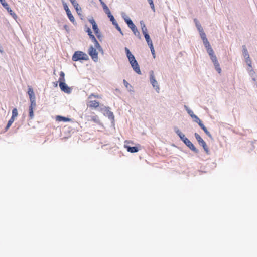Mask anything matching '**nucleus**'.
I'll return each mask as SVG.
<instances>
[{
	"label": "nucleus",
	"instance_id": "nucleus-12",
	"mask_svg": "<svg viewBox=\"0 0 257 257\" xmlns=\"http://www.w3.org/2000/svg\"><path fill=\"white\" fill-rule=\"evenodd\" d=\"M89 21L92 24V28L95 32V33L96 34V35H97L99 32V31L97 25L96 23L95 20L93 18H92V19H89Z\"/></svg>",
	"mask_w": 257,
	"mask_h": 257
},
{
	"label": "nucleus",
	"instance_id": "nucleus-18",
	"mask_svg": "<svg viewBox=\"0 0 257 257\" xmlns=\"http://www.w3.org/2000/svg\"><path fill=\"white\" fill-rule=\"evenodd\" d=\"M194 22L195 26L199 33H200L201 32L204 31L202 27L201 26L200 23H199V21L196 18H195L194 19Z\"/></svg>",
	"mask_w": 257,
	"mask_h": 257
},
{
	"label": "nucleus",
	"instance_id": "nucleus-40",
	"mask_svg": "<svg viewBox=\"0 0 257 257\" xmlns=\"http://www.w3.org/2000/svg\"><path fill=\"white\" fill-rule=\"evenodd\" d=\"M174 130L179 137L182 134V133L180 131L179 128L177 126H175L174 127Z\"/></svg>",
	"mask_w": 257,
	"mask_h": 257
},
{
	"label": "nucleus",
	"instance_id": "nucleus-38",
	"mask_svg": "<svg viewBox=\"0 0 257 257\" xmlns=\"http://www.w3.org/2000/svg\"><path fill=\"white\" fill-rule=\"evenodd\" d=\"M203 44L205 46V47H206V49L209 48H210L211 47V45H210V43L209 42V41H208V40H205L204 41H203Z\"/></svg>",
	"mask_w": 257,
	"mask_h": 257
},
{
	"label": "nucleus",
	"instance_id": "nucleus-2",
	"mask_svg": "<svg viewBox=\"0 0 257 257\" xmlns=\"http://www.w3.org/2000/svg\"><path fill=\"white\" fill-rule=\"evenodd\" d=\"M89 59L88 55L80 51H76L72 56V60L74 61L87 60Z\"/></svg>",
	"mask_w": 257,
	"mask_h": 257
},
{
	"label": "nucleus",
	"instance_id": "nucleus-22",
	"mask_svg": "<svg viewBox=\"0 0 257 257\" xmlns=\"http://www.w3.org/2000/svg\"><path fill=\"white\" fill-rule=\"evenodd\" d=\"M56 119L57 121H58L67 122V121H70V118H67L65 117H63V116H59V115L56 116Z\"/></svg>",
	"mask_w": 257,
	"mask_h": 257
},
{
	"label": "nucleus",
	"instance_id": "nucleus-50",
	"mask_svg": "<svg viewBox=\"0 0 257 257\" xmlns=\"http://www.w3.org/2000/svg\"><path fill=\"white\" fill-rule=\"evenodd\" d=\"M0 53H3V50L1 46H0Z\"/></svg>",
	"mask_w": 257,
	"mask_h": 257
},
{
	"label": "nucleus",
	"instance_id": "nucleus-33",
	"mask_svg": "<svg viewBox=\"0 0 257 257\" xmlns=\"http://www.w3.org/2000/svg\"><path fill=\"white\" fill-rule=\"evenodd\" d=\"M65 74L63 72L61 71L60 73V78L59 79V82L60 83V82H65Z\"/></svg>",
	"mask_w": 257,
	"mask_h": 257
},
{
	"label": "nucleus",
	"instance_id": "nucleus-15",
	"mask_svg": "<svg viewBox=\"0 0 257 257\" xmlns=\"http://www.w3.org/2000/svg\"><path fill=\"white\" fill-rule=\"evenodd\" d=\"M2 5L5 9L7 10V11L10 13V15L14 19H16L17 18L16 14L9 7V5L7 3H2Z\"/></svg>",
	"mask_w": 257,
	"mask_h": 257
},
{
	"label": "nucleus",
	"instance_id": "nucleus-8",
	"mask_svg": "<svg viewBox=\"0 0 257 257\" xmlns=\"http://www.w3.org/2000/svg\"><path fill=\"white\" fill-rule=\"evenodd\" d=\"M210 59L214 64L215 70L219 73H220L221 72V69L220 67L219 63L217 60V57L216 55H214L210 57Z\"/></svg>",
	"mask_w": 257,
	"mask_h": 257
},
{
	"label": "nucleus",
	"instance_id": "nucleus-57",
	"mask_svg": "<svg viewBox=\"0 0 257 257\" xmlns=\"http://www.w3.org/2000/svg\"><path fill=\"white\" fill-rule=\"evenodd\" d=\"M0 2H2V0H0Z\"/></svg>",
	"mask_w": 257,
	"mask_h": 257
},
{
	"label": "nucleus",
	"instance_id": "nucleus-29",
	"mask_svg": "<svg viewBox=\"0 0 257 257\" xmlns=\"http://www.w3.org/2000/svg\"><path fill=\"white\" fill-rule=\"evenodd\" d=\"M123 82L125 87L128 89L130 91H133L131 89L132 88V86L130 85V84L125 80H123Z\"/></svg>",
	"mask_w": 257,
	"mask_h": 257
},
{
	"label": "nucleus",
	"instance_id": "nucleus-23",
	"mask_svg": "<svg viewBox=\"0 0 257 257\" xmlns=\"http://www.w3.org/2000/svg\"><path fill=\"white\" fill-rule=\"evenodd\" d=\"M144 37L149 47L153 46V43L149 35L148 34H145V35H144Z\"/></svg>",
	"mask_w": 257,
	"mask_h": 257
},
{
	"label": "nucleus",
	"instance_id": "nucleus-44",
	"mask_svg": "<svg viewBox=\"0 0 257 257\" xmlns=\"http://www.w3.org/2000/svg\"><path fill=\"white\" fill-rule=\"evenodd\" d=\"M125 22L127 24L128 27L132 26L134 24L133 21L131 20V19L126 20Z\"/></svg>",
	"mask_w": 257,
	"mask_h": 257
},
{
	"label": "nucleus",
	"instance_id": "nucleus-21",
	"mask_svg": "<svg viewBox=\"0 0 257 257\" xmlns=\"http://www.w3.org/2000/svg\"><path fill=\"white\" fill-rule=\"evenodd\" d=\"M103 7V10L105 13L107 15V16L109 17V16H112V15L110 11L109 10L108 7L106 6V5L104 3L101 5Z\"/></svg>",
	"mask_w": 257,
	"mask_h": 257
},
{
	"label": "nucleus",
	"instance_id": "nucleus-28",
	"mask_svg": "<svg viewBox=\"0 0 257 257\" xmlns=\"http://www.w3.org/2000/svg\"><path fill=\"white\" fill-rule=\"evenodd\" d=\"M184 108L187 111L188 114L191 117V118L195 115L193 112L187 106L184 105Z\"/></svg>",
	"mask_w": 257,
	"mask_h": 257
},
{
	"label": "nucleus",
	"instance_id": "nucleus-5",
	"mask_svg": "<svg viewBox=\"0 0 257 257\" xmlns=\"http://www.w3.org/2000/svg\"><path fill=\"white\" fill-rule=\"evenodd\" d=\"M100 110L103 111V114L108 117L109 119L114 121V116L113 112L110 111V108L109 107L104 106L103 107L100 108Z\"/></svg>",
	"mask_w": 257,
	"mask_h": 257
},
{
	"label": "nucleus",
	"instance_id": "nucleus-17",
	"mask_svg": "<svg viewBox=\"0 0 257 257\" xmlns=\"http://www.w3.org/2000/svg\"><path fill=\"white\" fill-rule=\"evenodd\" d=\"M135 36L138 37L139 39H141V36L139 32L138 31L136 26L134 24L132 26L129 27Z\"/></svg>",
	"mask_w": 257,
	"mask_h": 257
},
{
	"label": "nucleus",
	"instance_id": "nucleus-7",
	"mask_svg": "<svg viewBox=\"0 0 257 257\" xmlns=\"http://www.w3.org/2000/svg\"><path fill=\"white\" fill-rule=\"evenodd\" d=\"M88 54L94 62L98 61V53L92 45H91L89 47Z\"/></svg>",
	"mask_w": 257,
	"mask_h": 257
},
{
	"label": "nucleus",
	"instance_id": "nucleus-55",
	"mask_svg": "<svg viewBox=\"0 0 257 257\" xmlns=\"http://www.w3.org/2000/svg\"><path fill=\"white\" fill-rule=\"evenodd\" d=\"M3 1H5V0H2V2H1V4H2V3H6V2H3Z\"/></svg>",
	"mask_w": 257,
	"mask_h": 257
},
{
	"label": "nucleus",
	"instance_id": "nucleus-31",
	"mask_svg": "<svg viewBox=\"0 0 257 257\" xmlns=\"http://www.w3.org/2000/svg\"><path fill=\"white\" fill-rule=\"evenodd\" d=\"M15 120V119L11 117L10 119L9 120L7 125L5 128V130L7 131L9 129V128L11 126V125L12 124V123L14 122Z\"/></svg>",
	"mask_w": 257,
	"mask_h": 257
},
{
	"label": "nucleus",
	"instance_id": "nucleus-25",
	"mask_svg": "<svg viewBox=\"0 0 257 257\" xmlns=\"http://www.w3.org/2000/svg\"><path fill=\"white\" fill-rule=\"evenodd\" d=\"M67 15L70 21L72 22L73 24L76 23L74 17H73L72 14L71 13V11H69L66 12Z\"/></svg>",
	"mask_w": 257,
	"mask_h": 257
},
{
	"label": "nucleus",
	"instance_id": "nucleus-4",
	"mask_svg": "<svg viewBox=\"0 0 257 257\" xmlns=\"http://www.w3.org/2000/svg\"><path fill=\"white\" fill-rule=\"evenodd\" d=\"M150 74V81L154 88L157 92H159L160 88L158 82L156 81L155 76L154 75L153 71L151 70L149 72Z\"/></svg>",
	"mask_w": 257,
	"mask_h": 257
},
{
	"label": "nucleus",
	"instance_id": "nucleus-13",
	"mask_svg": "<svg viewBox=\"0 0 257 257\" xmlns=\"http://www.w3.org/2000/svg\"><path fill=\"white\" fill-rule=\"evenodd\" d=\"M74 8L76 10V12L78 15L81 14L82 10L81 7L79 6L78 3L76 1V0H74L71 2Z\"/></svg>",
	"mask_w": 257,
	"mask_h": 257
},
{
	"label": "nucleus",
	"instance_id": "nucleus-48",
	"mask_svg": "<svg viewBox=\"0 0 257 257\" xmlns=\"http://www.w3.org/2000/svg\"><path fill=\"white\" fill-rule=\"evenodd\" d=\"M92 97L97 98H100V97L98 95H95L94 94H91V95H90L89 96L88 99H92Z\"/></svg>",
	"mask_w": 257,
	"mask_h": 257
},
{
	"label": "nucleus",
	"instance_id": "nucleus-24",
	"mask_svg": "<svg viewBox=\"0 0 257 257\" xmlns=\"http://www.w3.org/2000/svg\"><path fill=\"white\" fill-rule=\"evenodd\" d=\"M140 25H141L142 31V32H143L144 35H145V34H148L147 29L145 26L144 22L143 21H140Z\"/></svg>",
	"mask_w": 257,
	"mask_h": 257
},
{
	"label": "nucleus",
	"instance_id": "nucleus-16",
	"mask_svg": "<svg viewBox=\"0 0 257 257\" xmlns=\"http://www.w3.org/2000/svg\"><path fill=\"white\" fill-rule=\"evenodd\" d=\"M99 105V102L95 100H90L87 103L88 106L91 108H97Z\"/></svg>",
	"mask_w": 257,
	"mask_h": 257
},
{
	"label": "nucleus",
	"instance_id": "nucleus-43",
	"mask_svg": "<svg viewBox=\"0 0 257 257\" xmlns=\"http://www.w3.org/2000/svg\"><path fill=\"white\" fill-rule=\"evenodd\" d=\"M125 22L127 24L128 27L132 26L134 24L133 21L131 20V19L126 20Z\"/></svg>",
	"mask_w": 257,
	"mask_h": 257
},
{
	"label": "nucleus",
	"instance_id": "nucleus-37",
	"mask_svg": "<svg viewBox=\"0 0 257 257\" xmlns=\"http://www.w3.org/2000/svg\"><path fill=\"white\" fill-rule=\"evenodd\" d=\"M199 34H200V37L203 41H204L205 40L207 39L206 38V34L204 31L201 32L200 33H199Z\"/></svg>",
	"mask_w": 257,
	"mask_h": 257
},
{
	"label": "nucleus",
	"instance_id": "nucleus-11",
	"mask_svg": "<svg viewBox=\"0 0 257 257\" xmlns=\"http://www.w3.org/2000/svg\"><path fill=\"white\" fill-rule=\"evenodd\" d=\"M110 20L112 22L113 25L115 26L116 29L121 33L122 35H123V33L121 31L120 27L118 25L116 21L114 19V17L112 16H109Z\"/></svg>",
	"mask_w": 257,
	"mask_h": 257
},
{
	"label": "nucleus",
	"instance_id": "nucleus-26",
	"mask_svg": "<svg viewBox=\"0 0 257 257\" xmlns=\"http://www.w3.org/2000/svg\"><path fill=\"white\" fill-rule=\"evenodd\" d=\"M86 32L88 33V35H89L90 38L92 41L96 39L95 36H94V35L92 34V31L89 28H87Z\"/></svg>",
	"mask_w": 257,
	"mask_h": 257
},
{
	"label": "nucleus",
	"instance_id": "nucleus-52",
	"mask_svg": "<svg viewBox=\"0 0 257 257\" xmlns=\"http://www.w3.org/2000/svg\"><path fill=\"white\" fill-rule=\"evenodd\" d=\"M99 1L100 2V4L102 5V4H104V3L102 1V0H99Z\"/></svg>",
	"mask_w": 257,
	"mask_h": 257
},
{
	"label": "nucleus",
	"instance_id": "nucleus-34",
	"mask_svg": "<svg viewBox=\"0 0 257 257\" xmlns=\"http://www.w3.org/2000/svg\"><path fill=\"white\" fill-rule=\"evenodd\" d=\"M18 116V110L17 108H14L12 110V117L13 118H15Z\"/></svg>",
	"mask_w": 257,
	"mask_h": 257
},
{
	"label": "nucleus",
	"instance_id": "nucleus-45",
	"mask_svg": "<svg viewBox=\"0 0 257 257\" xmlns=\"http://www.w3.org/2000/svg\"><path fill=\"white\" fill-rule=\"evenodd\" d=\"M245 61L247 65H248V66H251V64H252V63L250 57H249V58H245Z\"/></svg>",
	"mask_w": 257,
	"mask_h": 257
},
{
	"label": "nucleus",
	"instance_id": "nucleus-51",
	"mask_svg": "<svg viewBox=\"0 0 257 257\" xmlns=\"http://www.w3.org/2000/svg\"><path fill=\"white\" fill-rule=\"evenodd\" d=\"M252 80L253 81H256V78L254 77H252Z\"/></svg>",
	"mask_w": 257,
	"mask_h": 257
},
{
	"label": "nucleus",
	"instance_id": "nucleus-27",
	"mask_svg": "<svg viewBox=\"0 0 257 257\" xmlns=\"http://www.w3.org/2000/svg\"><path fill=\"white\" fill-rule=\"evenodd\" d=\"M94 43L95 47L100 51L103 52L102 48H101L100 45L99 44L98 42L96 40V39L93 41Z\"/></svg>",
	"mask_w": 257,
	"mask_h": 257
},
{
	"label": "nucleus",
	"instance_id": "nucleus-39",
	"mask_svg": "<svg viewBox=\"0 0 257 257\" xmlns=\"http://www.w3.org/2000/svg\"><path fill=\"white\" fill-rule=\"evenodd\" d=\"M30 105L29 107H31V108H35V107H36V100H30Z\"/></svg>",
	"mask_w": 257,
	"mask_h": 257
},
{
	"label": "nucleus",
	"instance_id": "nucleus-56",
	"mask_svg": "<svg viewBox=\"0 0 257 257\" xmlns=\"http://www.w3.org/2000/svg\"><path fill=\"white\" fill-rule=\"evenodd\" d=\"M153 57L155 58V53H154V54H152Z\"/></svg>",
	"mask_w": 257,
	"mask_h": 257
},
{
	"label": "nucleus",
	"instance_id": "nucleus-41",
	"mask_svg": "<svg viewBox=\"0 0 257 257\" xmlns=\"http://www.w3.org/2000/svg\"><path fill=\"white\" fill-rule=\"evenodd\" d=\"M148 1L149 4L150 5V7H151L152 10L154 12H155V6H154L153 0H148Z\"/></svg>",
	"mask_w": 257,
	"mask_h": 257
},
{
	"label": "nucleus",
	"instance_id": "nucleus-53",
	"mask_svg": "<svg viewBox=\"0 0 257 257\" xmlns=\"http://www.w3.org/2000/svg\"><path fill=\"white\" fill-rule=\"evenodd\" d=\"M96 35H97V37L99 38L100 37V33L99 32V33Z\"/></svg>",
	"mask_w": 257,
	"mask_h": 257
},
{
	"label": "nucleus",
	"instance_id": "nucleus-19",
	"mask_svg": "<svg viewBox=\"0 0 257 257\" xmlns=\"http://www.w3.org/2000/svg\"><path fill=\"white\" fill-rule=\"evenodd\" d=\"M124 147L126 148L128 152L131 153H136L139 151V149L137 147H130L128 146L124 145Z\"/></svg>",
	"mask_w": 257,
	"mask_h": 257
},
{
	"label": "nucleus",
	"instance_id": "nucleus-20",
	"mask_svg": "<svg viewBox=\"0 0 257 257\" xmlns=\"http://www.w3.org/2000/svg\"><path fill=\"white\" fill-rule=\"evenodd\" d=\"M242 55L243 56V57L245 58H249V55L248 54V51H247V49L245 46V45H243L242 46Z\"/></svg>",
	"mask_w": 257,
	"mask_h": 257
},
{
	"label": "nucleus",
	"instance_id": "nucleus-3",
	"mask_svg": "<svg viewBox=\"0 0 257 257\" xmlns=\"http://www.w3.org/2000/svg\"><path fill=\"white\" fill-rule=\"evenodd\" d=\"M194 119V121L197 123L200 127L204 131L205 134L211 139H212V136L210 132L207 130V128L202 123L199 118L195 114L192 117Z\"/></svg>",
	"mask_w": 257,
	"mask_h": 257
},
{
	"label": "nucleus",
	"instance_id": "nucleus-35",
	"mask_svg": "<svg viewBox=\"0 0 257 257\" xmlns=\"http://www.w3.org/2000/svg\"><path fill=\"white\" fill-rule=\"evenodd\" d=\"M248 72V73H249V75L251 77H254V75H255V72L253 70V69H250V68H247V69Z\"/></svg>",
	"mask_w": 257,
	"mask_h": 257
},
{
	"label": "nucleus",
	"instance_id": "nucleus-14",
	"mask_svg": "<svg viewBox=\"0 0 257 257\" xmlns=\"http://www.w3.org/2000/svg\"><path fill=\"white\" fill-rule=\"evenodd\" d=\"M28 94L29 96L30 101L33 100H36V96H35V94L34 92L33 89L30 86H28Z\"/></svg>",
	"mask_w": 257,
	"mask_h": 257
},
{
	"label": "nucleus",
	"instance_id": "nucleus-1",
	"mask_svg": "<svg viewBox=\"0 0 257 257\" xmlns=\"http://www.w3.org/2000/svg\"><path fill=\"white\" fill-rule=\"evenodd\" d=\"M124 50L126 53V56L128 59L129 62L131 65L133 69L137 74H141L140 67L135 58V56L131 53L130 50L127 47H125Z\"/></svg>",
	"mask_w": 257,
	"mask_h": 257
},
{
	"label": "nucleus",
	"instance_id": "nucleus-42",
	"mask_svg": "<svg viewBox=\"0 0 257 257\" xmlns=\"http://www.w3.org/2000/svg\"><path fill=\"white\" fill-rule=\"evenodd\" d=\"M62 4H63V5L64 7V9L65 10L66 12H69L70 11L68 8V6H67V4L65 2L62 1Z\"/></svg>",
	"mask_w": 257,
	"mask_h": 257
},
{
	"label": "nucleus",
	"instance_id": "nucleus-10",
	"mask_svg": "<svg viewBox=\"0 0 257 257\" xmlns=\"http://www.w3.org/2000/svg\"><path fill=\"white\" fill-rule=\"evenodd\" d=\"M184 144L194 152L196 153H198L199 152L198 150L196 148L194 145L191 143V142L189 139L186 140Z\"/></svg>",
	"mask_w": 257,
	"mask_h": 257
},
{
	"label": "nucleus",
	"instance_id": "nucleus-54",
	"mask_svg": "<svg viewBox=\"0 0 257 257\" xmlns=\"http://www.w3.org/2000/svg\"><path fill=\"white\" fill-rule=\"evenodd\" d=\"M247 68L252 69V65L251 64V66H248Z\"/></svg>",
	"mask_w": 257,
	"mask_h": 257
},
{
	"label": "nucleus",
	"instance_id": "nucleus-47",
	"mask_svg": "<svg viewBox=\"0 0 257 257\" xmlns=\"http://www.w3.org/2000/svg\"><path fill=\"white\" fill-rule=\"evenodd\" d=\"M121 16L123 18V19H124V21L125 22L126 21V20H127V19H130L126 15L125 13L124 12H122L121 13Z\"/></svg>",
	"mask_w": 257,
	"mask_h": 257
},
{
	"label": "nucleus",
	"instance_id": "nucleus-6",
	"mask_svg": "<svg viewBox=\"0 0 257 257\" xmlns=\"http://www.w3.org/2000/svg\"><path fill=\"white\" fill-rule=\"evenodd\" d=\"M194 136H195L196 139L197 140L198 143L199 144V145L202 146L204 151L207 153H208L209 149H208V148L207 147V146L205 142L202 139V138L200 136V135L198 134H197V133H195L194 134Z\"/></svg>",
	"mask_w": 257,
	"mask_h": 257
},
{
	"label": "nucleus",
	"instance_id": "nucleus-36",
	"mask_svg": "<svg viewBox=\"0 0 257 257\" xmlns=\"http://www.w3.org/2000/svg\"><path fill=\"white\" fill-rule=\"evenodd\" d=\"M34 108H31L29 107V117L32 119L34 118V113H33V109Z\"/></svg>",
	"mask_w": 257,
	"mask_h": 257
},
{
	"label": "nucleus",
	"instance_id": "nucleus-30",
	"mask_svg": "<svg viewBox=\"0 0 257 257\" xmlns=\"http://www.w3.org/2000/svg\"><path fill=\"white\" fill-rule=\"evenodd\" d=\"M91 120L98 124L100 123V120L99 119L97 115L91 116Z\"/></svg>",
	"mask_w": 257,
	"mask_h": 257
},
{
	"label": "nucleus",
	"instance_id": "nucleus-9",
	"mask_svg": "<svg viewBox=\"0 0 257 257\" xmlns=\"http://www.w3.org/2000/svg\"><path fill=\"white\" fill-rule=\"evenodd\" d=\"M59 87L62 91L66 93L70 94L71 92V89L64 82L59 83Z\"/></svg>",
	"mask_w": 257,
	"mask_h": 257
},
{
	"label": "nucleus",
	"instance_id": "nucleus-32",
	"mask_svg": "<svg viewBox=\"0 0 257 257\" xmlns=\"http://www.w3.org/2000/svg\"><path fill=\"white\" fill-rule=\"evenodd\" d=\"M206 50L208 55L210 56V58L215 55L214 51L211 47L207 49Z\"/></svg>",
	"mask_w": 257,
	"mask_h": 257
},
{
	"label": "nucleus",
	"instance_id": "nucleus-49",
	"mask_svg": "<svg viewBox=\"0 0 257 257\" xmlns=\"http://www.w3.org/2000/svg\"><path fill=\"white\" fill-rule=\"evenodd\" d=\"M149 48H150L152 54H154L155 50H154L153 45L152 46L149 47Z\"/></svg>",
	"mask_w": 257,
	"mask_h": 257
},
{
	"label": "nucleus",
	"instance_id": "nucleus-46",
	"mask_svg": "<svg viewBox=\"0 0 257 257\" xmlns=\"http://www.w3.org/2000/svg\"><path fill=\"white\" fill-rule=\"evenodd\" d=\"M180 139L184 142V143L185 142L186 140H187L188 139L185 136L184 134H182L181 135L179 136Z\"/></svg>",
	"mask_w": 257,
	"mask_h": 257
}]
</instances>
